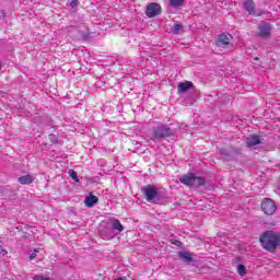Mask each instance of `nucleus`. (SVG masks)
<instances>
[{"label":"nucleus","mask_w":280,"mask_h":280,"mask_svg":"<svg viewBox=\"0 0 280 280\" xmlns=\"http://www.w3.org/2000/svg\"><path fill=\"white\" fill-rule=\"evenodd\" d=\"M261 247L268 253H275L280 246V233L275 231H265L259 236Z\"/></svg>","instance_id":"f257e3e1"},{"label":"nucleus","mask_w":280,"mask_h":280,"mask_svg":"<svg viewBox=\"0 0 280 280\" xmlns=\"http://www.w3.org/2000/svg\"><path fill=\"white\" fill-rule=\"evenodd\" d=\"M141 191H142V194L144 196V200H147V202L156 205V202H161V200H163V197L161 196V194L159 192L156 187H154L152 185H148V186L143 187L141 189Z\"/></svg>","instance_id":"f03ea898"},{"label":"nucleus","mask_w":280,"mask_h":280,"mask_svg":"<svg viewBox=\"0 0 280 280\" xmlns=\"http://www.w3.org/2000/svg\"><path fill=\"white\" fill-rule=\"evenodd\" d=\"M152 132H153L154 139H168V137L174 136V131L172 130V128L165 125L153 127Z\"/></svg>","instance_id":"7ed1b4c3"},{"label":"nucleus","mask_w":280,"mask_h":280,"mask_svg":"<svg viewBox=\"0 0 280 280\" xmlns=\"http://www.w3.org/2000/svg\"><path fill=\"white\" fill-rule=\"evenodd\" d=\"M260 209L266 213V215H272L277 211V203L275 200L266 198L262 200Z\"/></svg>","instance_id":"20e7f679"},{"label":"nucleus","mask_w":280,"mask_h":280,"mask_svg":"<svg viewBox=\"0 0 280 280\" xmlns=\"http://www.w3.org/2000/svg\"><path fill=\"white\" fill-rule=\"evenodd\" d=\"M100 236L102 240H105V242H110V240H115V237H117V233H115L110 223H106V225L101 229Z\"/></svg>","instance_id":"39448f33"},{"label":"nucleus","mask_w":280,"mask_h":280,"mask_svg":"<svg viewBox=\"0 0 280 280\" xmlns=\"http://www.w3.org/2000/svg\"><path fill=\"white\" fill-rule=\"evenodd\" d=\"M272 33V25L268 22H261L258 24V36L259 38H270Z\"/></svg>","instance_id":"423d86ee"},{"label":"nucleus","mask_w":280,"mask_h":280,"mask_svg":"<svg viewBox=\"0 0 280 280\" xmlns=\"http://www.w3.org/2000/svg\"><path fill=\"white\" fill-rule=\"evenodd\" d=\"M243 9L249 14V16H260L257 11V4H255V0H244Z\"/></svg>","instance_id":"0eeeda50"},{"label":"nucleus","mask_w":280,"mask_h":280,"mask_svg":"<svg viewBox=\"0 0 280 280\" xmlns=\"http://www.w3.org/2000/svg\"><path fill=\"white\" fill-rule=\"evenodd\" d=\"M233 42V36L229 33H222L217 39L218 47H229Z\"/></svg>","instance_id":"6e6552de"},{"label":"nucleus","mask_w":280,"mask_h":280,"mask_svg":"<svg viewBox=\"0 0 280 280\" xmlns=\"http://www.w3.org/2000/svg\"><path fill=\"white\" fill-rule=\"evenodd\" d=\"M145 14L149 19H153V16H158V14H161V5L155 2L150 3L147 8Z\"/></svg>","instance_id":"1a4fd4ad"},{"label":"nucleus","mask_w":280,"mask_h":280,"mask_svg":"<svg viewBox=\"0 0 280 280\" xmlns=\"http://www.w3.org/2000/svg\"><path fill=\"white\" fill-rule=\"evenodd\" d=\"M179 180L183 185H186L187 187H194V185H196V175H194L192 173L189 175H183Z\"/></svg>","instance_id":"9d476101"},{"label":"nucleus","mask_w":280,"mask_h":280,"mask_svg":"<svg viewBox=\"0 0 280 280\" xmlns=\"http://www.w3.org/2000/svg\"><path fill=\"white\" fill-rule=\"evenodd\" d=\"M261 143V138L257 135H249L246 138L247 148H255V145H259Z\"/></svg>","instance_id":"9b49d317"},{"label":"nucleus","mask_w":280,"mask_h":280,"mask_svg":"<svg viewBox=\"0 0 280 280\" xmlns=\"http://www.w3.org/2000/svg\"><path fill=\"white\" fill-rule=\"evenodd\" d=\"M190 89H194V83L190 81L180 82L177 85L178 93H187Z\"/></svg>","instance_id":"f8f14e48"},{"label":"nucleus","mask_w":280,"mask_h":280,"mask_svg":"<svg viewBox=\"0 0 280 280\" xmlns=\"http://www.w3.org/2000/svg\"><path fill=\"white\" fill-rule=\"evenodd\" d=\"M97 202H100V199L93 194H90L84 200L85 207H89V209L95 207Z\"/></svg>","instance_id":"ddd939ff"},{"label":"nucleus","mask_w":280,"mask_h":280,"mask_svg":"<svg viewBox=\"0 0 280 280\" xmlns=\"http://www.w3.org/2000/svg\"><path fill=\"white\" fill-rule=\"evenodd\" d=\"M112 223H109V226H112L113 231H118V233H121L124 231V225L118 219H112Z\"/></svg>","instance_id":"4468645a"},{"label":"nucleus","mask_w":280,"mask_h":280,"mask_svg":"<svg viewBox=\"0 0 280 280\" xmlns=\"http://www.w3.org/2000/svg\"><path fill=\"white\" fill-rule=\"evenodd\" d=\"M18 183L21 185H32L34 183V178L32 175H24L18 178Z\"/></svg>","instance_id":"2eb2a0df"},{"label":"nucleus","mask_w":280,"mask_h":280,"mask_svg":"<svg viewBox=\"0 0 280 280\" xmlns=\"http://www.w3.org/2000/svg\"><path fill=\"white\" fill-rule=\"evenodd\" d=\"M179 258L183 259L186 264H191V261H194V258L191 257V255L186 252H180Z\"/></svg>","instance_id":"dca6fc26"},{"label":"nucleus","mask_w":280,"mask_h":280,"mask_svg":"<svg viewBox=\"0 0 280 280\" xmlns=\"http://www.w3.org/2000/svg\"><path fill=\"white\" fill-rule=\"evenodd\" d=\"M196 187H205L207 185V179L205 177L195 176V184Z\"/></svg>","instance_id":"f3484780"},{"label":"nucleus","mask_w":280,"mask_h":280,"mask_svg":"<svg viewBox=\"0 0 280 280\" xmlns=\"http://www.w3.org/2000/svg\"><path fill=\"white\" fill-rule=\"evenodd\" d=\"M185 3V0H170V5L172 8H180Z\"/></svg>","instance_id":"a211bd4d"},{"label":"nucleus","mask_w":280,"mask_h":280,"mask_svg":"<svg viewBox=\"0 0 280 280\" xmlns=\"http://www.w3.org/2000/svg\"><path fill=\"white\" fill-rule=\"evenodd\" d=\"M180 30H183V24H174L171 32L172 34H180Z\"/></svg>","instance_id":"6ab92c4d"},{"label":"nucleus","mask_w":280,"mask_h":280,"mask_svg":"<svg viewBox=\"0 0 280 280\" xmlns=\"http://www.w3.org/2000/svg\"><path fill=\"white\" fill-rule=\"evenodd\" d=\"M236 270L238 275H241V277H244V275H246V266L244 265H237Z\"/></svg>","instance_id":"aec40b11"},{"label":"nucleus","mask_w":280,"mask_h":280,"mask_svg":"<svg viewBox=\"0 0 280 280\" xmlns=\"http://www.w3.org/2000/svg\"><path fill=\"white\" fill-rule=\"evenodd\" d=\"M69 174H70V177L72 178V180H74V183H80V178L78 177V173H75V171L70 170Z\"/></svg>","instance_id":"412c9836"},{"label":"nucleus","mask_w":280,"mask_h":280,"mask_svg":"<svg viewBox=\"0 0 280 280\" xmlns=\"http://www.w3.org/2000/svg\"><path fill=\"white\" fill-rule=\"evenodd\" d=\"M48 139H49L50 143H52V144L58 143V136H56V135H54V133H50V135L48 136Z\"/></svg>","instance_id":"4be33fe9"},{"label":"nucleus","mask_w":280,"mask_h":280,"mask_svg":"<svg viewBox=\"0 0 280 280\" xmlns=\"http://www.w3.org/2000/svg\"><path fill=\"white\" fill-rule=\"evenodd\" d=\"M233 266H241L242 265V257H236L232 260Z\"/></svg>","instance_id":"5701e85b"},{"label":"nucleus","mask_w":280,"mask_h":280,"mask_svg":"<svg viewBox=\"0 0 280 280\" xmlns=\"http://www.w3.org/2000/svg\"><path fill=\"white\" fill-rule=\"evenodd\" d=\"M78 5H80V1H78V0H71V2H70V8H78Z\"/></svg>","instance_id":"b1692460"},{"label":"nucleus","mask_w":280,"mask_h":280,"mask_svg":"<svg viewBox=\"0 0 280 280\" xmlns=\"http://www.w3.org/2000/svg\"><path fill=\"white\" fill-rule=\"evenodd\" d=\"M220 154H222V156H230V152L226 149H221Z\"/></svg>","instance_id":"393cba45"},{"label":"nucleus","mask_w":280,"mask_h":280,"mask_svg":"<svg viewBox=\"0 0 280 280\" xmlns=\"http://www.w3.org/2000/svg\"><path fill=\"white\" fill-rule=\"evenodd\" d=\"M36 253H38V248L34 249V253L30 255V260L36 259Z\"/></svg>","instance_id":"a878e982"},{"label":"nucleus","mask_w":280,"mask_h":280,"mask_svg":"<svg viewBox=\"0 0 280 280\" xmlns=\"http://www.w3.org/2000/svg\"><path fill=\"white\" fill-rule=\"evenodd\" d=\"M1 255L5 257V255H8V252L5 249H1Z\"/></svg>","instance_id":"bb28decb"},{"label":"nucleus","mask_w":280,"mask_h":280,"mask_svg":"<svg viewBox=\"0 0 280 280\" xmlns=\"http://www.w3.org/2000/svg\"><path fill=\"white\" fill-rule=\"evenodd\" d=\"M2 18L5 19V11H1Z\"/></svg>","instance_id":"cd10ccee"}]
</instances>
